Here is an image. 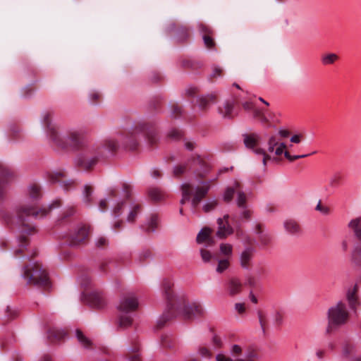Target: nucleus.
Segmentation results:
<instances>
[{
	"mask_svg": "<svg viewBox=\"0 0 361 361\" xmlns=\"http://www.w3.org/2000/svg\"><path fill=\"white\" fill-rule=\"evenodd\" d=\"M315 209L317 211H319V212H321L322 214H324V215H327L330 212L329 208L326 206L322 205L321 200L319 201L317 205L316 206Z\"/></svg>",
	"mask_w": 361,
	"mask_h": 361,
	"instance_id": "50",
	"label": "nucleus"
},
{
	"mask_svg": "<svg viewBox=\"0 0 361 361\" xmlns=\"http://www.w3.org/2000/svg\"><path fill=\"white\" fill-rule=\"evenodd\" d=\"M49 180L52 183H59L65 190H71L75 186V181L73 180H66V174L62 171L51 173Z\"/></svg>",
	"mask_w": 361,
	"mask_h": 361,
	"instance_id": "17",
	"label": "nucleus"
},
{
	"mask_svg": "<svg viewBox=\"0 0 361 361\" xmlns=\"http://www.w3.org/2000/svg\"><path fill=\"white\" fill-rule=\"evenodd\" d=\"M18 310L16 307L7 306L5 310V318L6 321L12 320L18 317Z\"/></svg>",
	"mask_w": 361,
	"mask_h": 361,
	"instance_id": "36",
	"label": "nucleus"
},
{
	"mask_svg": "<svg viewBox=\"0 0 361 361\" xmlns=\"http://www.w3.org/2000/svg\"><path fill=\"white\" fill-rule=\"evenodd\" d=\"M142 205L137 203L130 204V211L128 214L126 221L128 223H133L135 221L137 215L141 212Z\"/></svg>",
	"mask_w": 361,
	"mask_h": 361,
	"instance_id": "27",
	"label": "nucleus"
},
{
	"mask_svg": "<svg viewBox=\"0 0 361 361\" xmlns=\"http://www.w3.org/2000/svg\"><path fill=\"white\" fill-rule=\"evenodd\" d=\"M231 353L234 357L239 356L243 353V348L239 345L234 344L231 346Z\"/></svg>",
	"mask_w": 361,
	"mask_h": 361,
	"instance_id": "52",
	"label": "nucleus"
},
{
	"mask_svg": "<svg viewBox=\"0 0 361 361\" xmlns=\"http://www.w3.org/2000/svg\"><path fill=\"white\" fill-rule=\"evenodd\" d=\"M198 27L200 32L202 34V39L205 47L208 49L213 48L215 44L214 39L212 37L213 31L210 27L202 23L199 25Z\"/></svg>",
	"mask_w": 361,
	"mask_h": 361,
	"instance_id": "23",
	"label": "nucleus"
},
{
	"mask_svg": "<svg viewBox=\"0 0 361 361\" xmlns=\"http://www.w3.org/2000/svg\"><path fill=\"white\" fill-rule=\"evenodd\" d=\"M212 343L214 345L216 348H221L222 345V342L221 338L217 336H214L212 338Z\"/></svg>",
	"mask_w": 361,
	"mask_h": 361,
	"instance_id": "63",
	"label": "nucleus"
},
{
	"mask_svg": "<svg viewBox=\"0 0 361 361\" xmlns=\"http://www.w3.org/2000/svg\"><path fill=\"white\" fill-rule=\"evenodd\" d=\"M125 203L123 201H118L112 209V216L114 218L119 217L123 212Z\"/></svg>",
	"mask_w": 361,
	"mask_h": 361,
	"instance_id": "38",
	"label": "nucleus"
},
{
	"mask_svg": "<svg viewBox=\"0 0 361 361\" xmlns=\"http://www.w3.org/2000/svg\"><path fill=\"white\" fill-rule=\"evenodd\" d=\"M169 136L173 139H178L181 137V132L177 129H172L169 131Z\"/></svg>",
	"mask_w": 361,
	"mask_h": 361,
	"instance_id": "56",
	"label": "nucleus"
},
{
	"mask_svg": "<svg viewBox=\"0 0 361 361\" xmlns=\"http://www.w3.org/2000/svg\"><path fill=\"white\" fill-rule=\"evenodd\" d=\"M212 181V180L209 181L199 180L202 185L195 188H193L190 183H182L180 185L182 198L180 200V204L183 205L186 202L190 201L191 206L195 209L207 195Z\"/></svg>",
	"mask_w": 361,
	"mask_h": 361,
	"instance_id": "6",
	"label": "nucleus"
},
{
	"mask_svg": "<svg viewBox=\"0 0 361 361\" xmlns=\"http://www.w3.org/2000/svg\"><path fill=\"white\" fill-rule=\"evenodd\" d=\"M237 236L239 239H240L243 241L244 244H252V239L247 235H244L242 231H237Z\"/></svg>",
	"mask_w": 361,
	"mask_h": 361,
	"instance_id": "48",
	"label": "nucleus"
},
{
	"mask_svg": "<svg viewBox=\"0 0 361 361\" xmlns=\"http://www.w3.org/2000/svg\"><path fill=\"white\" fill-rule=\"evenodd\" d=\"M243 107L245 111L252 112L253 111L254 109H255V106L252 102H245L243 103Z\"/></svg>",
	"mask_w": 361,
	"mask_h": 361,
	"instance_id": "59",
	"label": "nucleus"
},
{
	"mask_svg": "<svg viewBox=\"0 0 361 361\" xmlns=\"http://www.w3.org/2000/svg\"><path fill=\"white\" fill-rule=\"evenodd\" d=\"M254 232L258 236L257 239L260 246L266 247L271 243V237L270 234L264 231L261 224H256Z\"/></svg>",
	"mask_w": 361,
	"mask_h": 361,
	"instance_id": "22",
	"label": "nucleus"
},
{
	"mask_svg": "<svg viewBox=\"0 0 361 361\" xmlns=\"http://www.w3.org/2000/svg\"><path fill=\"white\" fill-rule=\"evenodd\" d=\"M86 302L94 308L101 309L106 304V298L102 292L94 290L86 295Z\"/></svg>",
	"mask_w": 361,
	"mask_h": 361,
	"instance_id": "15",
	"label": "nucleus"
},
{
	"mask_svg": "<svg viewBox=\"0 0 361 361\" xmlns=\"http://www.w3.org/2000/svg\"><path fill=\"white\" fill-rule=\"evenodd\" d=\"M197 353L202 358L210 359L212 357V351L205 346H200L197 349Z\"/></svg>",
	"mask_w": 361,
	"mask_h": 361,
	"instance_id": "42",
	"label": "nucleus"
},
{
	"mask_svg": "<svg viewBox=\"0 0 361 361\" xmlns=\"http://www.w3.org/2000/svg\"><path fill=\"white\" fill-rule=\"evenodd\" d=\"M267 110L256 107L252 111L253 118L258 119L262 123H267L269 122V118L267 116Z\"/></svg>",
	"mask_w": 361,
	"mask_h": 361,
	"instance_id": "32",
	"label": "nucleus"
},
{
	"mask_svg": "<svg viewBox=\"0 0 361 361\" xmlns=\"http://www.w3.org/2000/svg\"><path fill=\"white\" fill-rule=\"evenodd\" d=\"M66 336V332L56 328L50 329L47 332L48 339L51 343H56L61 341Z\"/></svg>",
	"mask_w": 361,
	"mask_h": 361,
	"instance_id": "25",
	"label": "nucleus"
},
{
	"mask_svg": "<svg viewBox=\"0 0 361 361\" xmlns=\"http://www.w3.org/2000/svg\"><path fill=\"white\" fill-rule=\"evenodd\" d=\"M100 98V94L98 92H92L90 94V99L92 103H96Z\"/></svg>",
	"mask_w": 361,
	"mask_h": 361,
	"instance_id": "62",
	"label": "nucleus"
},
{
	"mask_svg": "<svg viewBox=\"0 0 361 361\" xmlns=\"http://www.w3.org/2000/svg\"><path fill=\"white\" fill-rule=\"evenodd\" d=\"M338 59V56L334 53L324 54L321 58L322 63L324 66H329L334 63Z\"/></svg>",
	"mask_w": 361,
	"mask_h": 361,
	"instance_id": "33",
	"label": "nucleus"
},
{
	"mask_svg": "<svg viewBox=\"0 0 361 361\" xmlns=\"http://www.w3.org/2000/svg\"><path fill=\"white\" fill-rule=\"evenodd\" d=\"M51 117V112L43 113L42 123L46 127L47 135L53 145L66 150L82 149L83 151L76 157L75 162L78 166L85 170L93 167L100 159L112 154L119 146L116 139L108 137L92 146L87 147V140L82 130L71 129L64 135H61L52 125Z\"/></svg>",
	"mask_w": 361,
	"mask_h": 361,
	"instance_id": "1",
	"label": "nucleus"
},
{
	"mask_svg": "<svg viewBox=\"0 0 361 361\" xmlns=\"http://www.w3.org/2000/svg\"><path fill=\"white\" fill-rule=\"evenodd\" d=\"M140 136L145 137L151 145L155 144L158 140L155 128L149 127L148 124L142 123L135 126L130 132H128L125 135L121 134L119 142L124 147L130 150H135L138 145L137 139Z\"/></svg>",
	"mask_w": 361,
	"mask_h": 361,
	"instance_id": "4",
	"label": "nucleus"
},
{
	"mask_svg": "<svg viewBox=\"0 0 361 361\" xmlns=\"http://www.w3.org/2000/svg\"><path fill=\"white\" fill-rule=\"evenodd\" d=\"M228 259H219L218 260V265L216 270L218 273H222L224 271L228 269Z\"/></svg>",
	"mask_w": 361,
	"mask_h": 361,
	"instance_id": "43",
	"label": "nucleus"
},
{
	"mask_svg": "<svg viewBox=\"0 0 361 361\" xmlns=\"http://www.w3.org/2000/svg\"><path fill=\"white\" fill-rule=\"evenodd\" d=\"M190 168L197 178H203L210 171L209 165L200 156L197 155L190 158L187 163L178 164L173 167V175L179 177L184 174Z\"/></svg>",
	"mask_w": 361,
	"mask_h": 361,
	"instance_id": "9",
	"label": "nucleus"
},
{
	"mask_svg": "<svg viewBox=\"0 0 361 361\" xmlns=\"http://www.w3.org/2000/svg\"><path fill=\"white\" fill-rule=\"evenodd\" d=\"M235 309L239 314H243L245 311V304L244 303H235Z\"/></svg>",
	"mask_w": 361,
	"mask_h": 361,
	"instance_id": "61",
	"label": "nucleus"
},
{
	"mask_svg": "<svg viewBox=\"0 0 361 361\" xmlns=\"http://www.w3.org/2000/svg\"><path fill=\"white\" fill-rule=\"evenodd\" d=\"M126 357L128 358V361H141L140 354H127Z\"/></svg>",
	"mask_w": 361,
	"mask_h": 361,
	"instance_id": "60",
	"label": "nucleus"
},
{
	"mask_svg": "<svg viewBox=\"0 0 361 361\" xmlns=\"http://www.w3.org/2000/svg\"><path fill=\"white\" fill-rule=\"evenodd\" d=\"M95 245L99 248H102L108 245V240L103 236H100L95 240Z\"/></svg>",
	"mask_w": 361,
	"mask_h": 361,
	"instance_id": "51",
	"label": "nucleus"
},
{
	"mask_svg": "<svg viewBox=\"0 0 361 361\" xmlns=\"http://www.w3.org/2000/svg\"><path fill=\"white\" fill-rule=\"evenodd\" d=\"M200 255L202 257V260L204 262H208L212 259V256L209 251L205 250V249H201L200 250Z\"/></svg>",
	"mask_w": 361,
	"mask_h": 361,
	"instance_id": "53",
	"label": "nucleus"
},
{
	"mask_svg": "<svg viewBox=\"0 0 361 361\" xmlns=\"http://www.w3.org/2000/svg\"><path fill=\"white\" fill-rule=\"evenodd\" d=\"M220 253L226 257V259H229L233 254V246L228 243H221L219 246Z\"/></svg>",
	"mask_w": 361,
	"mask_h": 361,
	"instance_id": "34",
	"label": "nucleus"
},
{
	"mask_svg": "<svg viewBox=\"0 0 361 361\" xmlns=\"http://www.w3.org/2000/svg\"><path fill=\"white\" fill-rule=\"evenodd\" d=\"M234 103L233 101H226L223 106L219 107V112L224 118H231L233 117Z\"/></svg>",
	"mask_w": 361,
	"mask_h": 361,
	"instance_id": "26",
	"label": "nucleus"
},
{
	"mask_svg": "<svg viewBox=\"0 0 361 361\" xmlns=\"http://www.w3.org/2000/svg\"><path fill=\"white\" fill-rule=\"evenodd\" d=\"M259 354L256 350L253 348L247 349L243 353V357H239L235 360H233L231 357L226 355L222 353H219L216 355V361H258Z\"/></svg>",
	"mask_w": 361,
	"mask_h": 361,
	"instance_id": "14",
	"label": "nucleus"
},
{
	"mask_svg": "<svg viewBox=\"0 0 361 361\" xmlns=\"http://www.w3.org/2000/svg\"><path fill=\"white\" fill-rule=\"evenodd\" d=\"M228 216L226 214L224 216V219L219 218L217 219L218 230L216 231V236L219 238H225L233 233V228L228 224L227 221Z\"/></svg>",
	"mask_w": 361,
	"mask_h": 361,
	"instance_id": "19",
	"label": "nucleus"
},
{
	"mask_svg": "<svg viewBox=\"0 0 361 361\" xmlns=\"http://www.w3.org/2000/svg\"><path fill=\"white\" fill-rule=\"evenodd\" d=\"M216 101L217 94L213 92L197 97L196 102L200 110L207 111L211 106L216 104Z\"/></svg>",
	"mask_w": 361,
	"mask_h": 361,
	"instance_id": "18",
	"label": "nucleus"
},
{
	"mask_svg": "<svg viewBox=\"0 0 361 361\" xmlns=\"http://www.w3.org/2000/svg\"><path fill=\"white\" fill-rule=\"evenodd\" d=\"M242 136L246 148L252 149L255 154L263 157L262 163L264 166L267 165L268 160L272 159L271 156L267 154L264 149L258 147L261 140V136L259 134L256 133H244ZM275 158H273V160Z\"/></svg>",
	"mask_w": 361,
	"mask_h": 361,
	"instance_id": "10",
	"label": "nucleus"
},
{
	"mask_svg": "<svg viewBox=\"0 0 361 361\" xmlns=\"http://www.w3.org/2000/svg\"><path fill=\"white\" fill-rule=\"evenodd\" d=\"M158 224V216L156 214H153L151 216L149 221L147 222V226L145 228L147 232H154Z\"/></svg>",
	"mask_w": 361,
	"mask_h": 361,
	"instance_id": "37",
	"label": "nucleus"
},
{
	"mask_svg": "<svg viewBox=\"0 0 361 361\" xmlns=\"http://www.w3.org/2000/svg\"><path fill=\"white\" fill-rule=\"evenodd\" d=\"M176 31L179 41H184L189 37V31L184 26H178Z\"/></svg>",
	"mask_w": 361,
	"mask_h": 361,
	"instance_id": "39",
	"label": "nucleus"
},
{
	"mask_svg": "<svg viewBox=\"0 0 361 361\" xmlns=\"http://www.w3.org/2000/svg\"><path fill=\"white\" fill-rule=\"evenodd\" d=\"M283 226L286 231L291 235H297L300 233V225L295 220H286Z\"/></svg>",
	"mask_w": 361,
	"mask_h": 361,
	"instance_id": "29",
	"label": "nucleus"
},
{
	"mask_svg": "<svg viewBox=\"0 0 361 361\" xmlns=\"http://www.w3.org/2000/svg\"><path fill=\"white\" fill-rule=\"evenodd\" d=\"M108 200H101L99 204V210L102 212L105 211L107 209Z\"/></svg>",
	"mask_w": 361,
	"mask_h": 361,
	"instance_id": "64",
	"label": "nucleus"
},
{
	"mask_svg": "<svg viewBox=\"0 0 361 361\" xmlns=\"http://www.w3.org/2000/svg\"><path fill=\"white\" fill-rule=\"evenodd\" d=\"M237 195L236 204L238 207L245 206L247 201L246 195L243 191L240 183L235 181L232 186L228 187L224 194V200L229 202L233 198L234 195Z\"/></svg>",
	"mask_w": 361,
	"mask_h": 361,
	"instance_id": "13",
	"label": "nucleus"
},
{
	"mask_svg": "<svg viewBox=\"0 0 361 361\" xmlns=\"http://www.w3.org/2000/svg\"><path fill=\"white\" fill-rule=\"evenodd\" d=\"M242 209V212L240 213V219H249L250 218L251 212L250 210L247 209L246 206V202H245V206L242 207H239Z\"/></svg>",
	"mask_w": 361,
	"mask_h": 361,
	"instance_id": "49",
	"label": "nucleus"
},
{
	"mask_svg": "<svg viewBox=\"0 0 361 361\" xmlns=\"http://www.w3.org/2000/svg\"><path fill=\"white\" fill-rule=\"evenodd\" d=\"M218 204V202L216 199L208 200L202 207V209L204 212H209L214 210Z\"/></svg>",
	"mask_w": 361,
	"mask_h": 361,
	"instance_id": "40",
	"label": "nucleus"
},
{
	"mask_svg": "<svg viewBox=\"0 0 361 361\" xmlns=\"http://www.w3.org/2000/svg\"><path fill=\"white\" fill-rule=\"evenodd\" d=\"M182 112L181 108L176 104H173L171 106V116L173 118H176L178 116L180 115Z\"/></svg>",
	"mask_w": 361,
	"mask_h": 361,
	"instance_id": "54",
	"label": "nucleus"
},
{
	"mask_svg": "<svg viewBox=\"0 0 361 361\" xmlns=\"http://www.w3.org/2000/svg\"><path fill=\"white\" fill-rule=\"evenodd\" d=\"M12 176L13 173L11 170L4 164H0V198L4 196L6 187Z\"/></svg>",
	"mask_w": 361,
	"mask_h": 361,
	"instance_id": "21",
	"label": "nucleus"
},
{
	"mask_svg": "<svg viewBox=\"0 0 361 361\" xmlns=\"http://www.w3.org/2000/svg\"><path fill=\"white\" fill-rule=\"evenodd\" d=\"M75 336L78 339V343L83 348L87 350L92 349V341L85 335H84V334L80 329H77L75 331Z\"/></svg>",
	"mask_w": 361,
	"mask_h": 361,
	"instance_id": "24",
	"label": "nucleus"
},
{
	"mask_svg": "<svg viewBox=\"0 0 361 361\" xmlns=\"http://www.w3.org/2000/svg\"><path fill=\"white\" fill-rule=\"evenodd\" d=\"M75 213V209L73 207H68L63 212V215H62V219H66L68 216H71L72 215H73V214Z\"/></svg>",
	"mask_w": 361,
	"mask_h": 361,
	"instance_id": "57",
	"label": "nucleus"
},
{
	"mask_svg": "<svg viewBox=\"0 0 361 361\" xmlns=\"http://www.w3.org/2000/svg\"><path fill=\"white\" fill-rule=\"evenodd\" d=\"M140 343L135 340L132 341L131 345L128 349L127 354L140 353Z\"/></svg>",
	"mask_w": 361,
	"mask_h": 361,
	"instance_id": "45",
	"label": "nucleus"
},
{
	"mask_svg": "<svg viewBox=\"0 0 361 361\" xmlns=\"http://www.w3.org/2000/svg\"><path fill=\"white\" fill-rule=\"evenodd\" d=\"M341 180V175L339 173H334L329 179V185L330 187H336L338 185Z\"/></svg>",
	"mask_w": 361,
	"mask_h": 361,
	"instance_id": "47",
	"label": "nucleus"
},
{
	"mask_svg": "<svg viewBox=\"0 0 361 361\" xmlns=\"http://www.w3.org/2000/svg\"><path fill=\"white\" fill-rule=\"evenodd\" d=\"M211 232L212 230L209 228L205 227L202 228L197 234V242L198 243L206 242L212 244L213 243V240L210 237Z\"/></svg>",
	"mask_w": 361,
	"mask_h": 361,
	"instance_id": "28",
	"label": "nucleus"
},
{
	"mask_svg": "<svg viewBox=\"0 0 361 361\" xmlns=\"http://www.w3.org/2000/svg\"><path fill=\"white\" fill-rule=\"evenodd\" d=\"M198 91V88L194 86H190L185 90L186 94L188 96H194Z\"/></svg>",
	"mask_w": 361,
	"mask_h": 361,
	"instance_id": "58",
	"label": "nucleus"
},
{
	"mask_svg": "<svg viewBox=\"0 0 361 361\" xmlns=\"http://www.w3.org/2000/svg\"><path fill=\"white\" fill-rule=\"evenodd\" d=\"M355 293H356V286H355L352 290H349L346 295L348 301L349 305L352 309L355 308V306L357 303Z\"/></svg>",
	"mask_w": 361,
	"mask_h": 361,
	"instance_id": "35",
	"label": "nucleus"
},
{
	"mask_svg": "<svg viewBox=\"0 0 361 361\" xmlns=\"http://www.w3.org/2000/svg\"><path fill=\"white\" fill-rule=\"evenodd\" d=\"M122 192H123V196L126 199L130 198L131 197L132 192H133V188H132L131 185H130L127 183H124L122 185Z\"/></svg>",
	"mask_w": 361,
	"mask_h": 361,
	"instance_id": "46",
	"label": "nucleus"
},
{
	"mask_svg": "<svg viewBox=\"0 0 361 361\" xmlns=\"http://www.w3.org/2000/svg\"><path fill=\"white\" fill-rule=\"evenodd\" d=\"M28 200L32 202V204L24 203L16 209L15 220L20 232L18 236L19 247L14 251L16 257H18L20 253L23 252L27 247V243L25 235L31 234L35 231V227L27 222V218L30 216L42 218L46 216L52 209L57 208L61 204V200H56L49 205V208L36 210V202L41 197V190L40 187L35 183L31 184L28 187Z\"/></svg>",
	"mask_w": 361,
	"mask_h": 361,
	"instance_id": "2",
	"label": "nucleus"
},
{
	"mask_svg": "<svg viewBox=\"0 0 361 361\" xmlns=\"http://www.w3.org/2000/svg\"><path fill=\"white\" fill-rule=\"evenodd\" d=\"M286 147V145L283 142H279L277 140L276 136L272 135L269 137L267 142V152L269 153H274L276 156H280L283 153H284L285 157L289 161H293L296 159L307 157L310 155L307 154H301V155H291L288 152L285 151L284 149Z\"/></svg>",
	"mask_w": 361,
	"mask_h": 361,
	"instance_id": "11",
	"label": "nucleus"
},
{
	"mask_svg": "<svg viewBox=\"0 0 361 361\" xmlns=\"http://www.w3.org/2000/svg\"><path fill=\"white\" fill-rule=\"evenodd\" d=\"M328 326L326 333L330 334L335 329L345 324L349 319V312L345 302L338 301L331 306L327 312Z\"/></svg>",
	"mask_w": 361,
	"mask_h": 361,
	"instance_id": "8",
	"label": "nucleus"
},
{
	"mask_svg": "<svg viewBox=\"0 0 361 361\" xmlns=\"http://www.w3.org/2000/svg\"><path fill=\"white\" fill-rule=\"evenodd\" d=\"M163 294L167 302V310L157 320V328H162L164 324L180 315L184 319L190 320L204 314V309L199 302H188L183 294L176 295L172 290L173 283L169 279L162 281Z\"/></svg>",
	"mask_w": 361,
	"mask_h": 361,
	"instance_id": "3",
	"label": "nucleus"
},
{
	"mask_svg": "<svg viewBox=\"0 0 361 361\" xmlns=\"http://www.w3.org/2000/svg\"><path fill=\"white\" fill-rule=\"evenodd\" d=\"M148 195L149 198L153 201H161L165 197V193L158 188H149Z\"/></svg>",
	"mask_w": 361,
	"mask_h": 361,
	"instance_id": "31",
	"label": "nucleus"
},
{
	"mask_svg": "<svg viewBox=\"0 0 361 361\" xmlns=\"http://www.w3.org/2000/svg\"><path fill=\"white\" fill-rule=\"evenodd\" d=\"M255 252L252 247H246L240 255V265L243 269H248L251 267L252 260Z\"/></svg>",
	"mask_w": 361,
	"mask_h": 361,
	"instance_id": "20",
	"label": "nucleus"
},
{
	"mask_svg": "<svg viewBox=\"0 0 361 361\" xmlns=\"http://www.w3.org/2000/svg\"><path fill=\"white\" fill-rule=\"evenodd\" d=\"M21 276L28 285L44 288L49 287L50 281L48 274L38 263L23 267Z\"/></svg>",
	"mask_w": 361,
	"mask_h": 361,
	"instance_id": "7",
	"label": "nucleus"
},
{
	"mask_svg": "<svg viewBox=\"0 0 361 361\" xmlns=\"http://www.w3.org/2000/svg\"><path fill=\"white\" fill-rule=\"evenodd\" d=\"M242 284L237 279H231L228 283V290L229 295L231 296L235 295L240 293Z\"/></svg>",
	"mask_w": 361,
	"mask_h": 361,
	"instance_id": "30",
	"label": "nucleus"
},
{
	"mask_svg": "<svg viewBox=\"0 0 361 361\" xmlns=\"http://www.w3.org/2000/svg\"><path fill=\"white\" fill-rule=\"evenodd\" d=\"M348 226L353 233L355 239L361 243V216L352 219ZM353 259L355 264H361V245L355 248L353 253Z\"/></svg>",
	"mask_w": 361,
	"mask_h": 361,
	"instance_id": "12",
	"label": "nucleus"
},
{
	"mask_svg": "<svg viewBox=\"0 0 361 361\" xmlns=\"http://www.w3.org/2000/svg\"><path fill=\"white\" fill-rule=\"evenodd\" d=\"M92 194V188L90 185H85L84 186V190H83V200L87 204H90L91 203Z\"/></svg>",
	"mask_w": 361,
	"mask_h": 361,
	"instance_id": "41",
	"label": "nucleus"
},
{
	"mask_svg": "<svg viewBox=\"0 0 361 361\" xmlns=\"http://www.w3.org/2000/svg\"><path fill=\"white\" fill-rule=\"evenodd\" d=\"M79 282L82 286L87 287L90 285L91 280L89 276L84 275L80 277Z\"/></svg>",
	"mask_w": 361,
	"mask_h": 361,
	"instance_id": "55",
	"label": "nucleus"
},
{
	"mask_svg": "<svg viewBox=\"0 0 361 361\" xmlns=\"http://www.w3.org/2000/svg\"><path fill=\"white\" fill-rule=\"evenodd\" d=\"M161 345L166 348H172L174 347V341L170 336L165 335L161 337Z\"/></svg>",
	"mask_w": 361,
	"mask_h": 361,
	"instance_id": "44",
	"label": "nucleus"
},
{
	"mask_svg": "<svg viewBox=\"0 0 361 361\" xmlns=\"http://www.w3.org/2000/svg\"><path fill=\"white\" fill-rule=\"evenodd\" d=\"M88 235V229L85 226H79L75 232L68 236L67 243L69 246L76 247L83 242Z\"/></svg>",
	"mask_w": 361,
	"mask_h": 361,
	"instance_id": "16",
	"label": "nucleus"
},
{
	"mask_svg": "<svg viewBox=\"0 0 361 361\" xmlns=\"http://www.w3.org/2000/svg\"><path fill=\"white\" fill-rule=\"evenodd\" d=\"M138 305L137 298L133 294H127L121 298L117 305L118 311V328L124 329L132 325L133 322V313L137 310Z\"/></svg>",
	"mask_w": 361,
	"mask_h": 361,
	"instance_id": "5",
	"label": "nucleus"
}]
</instances>
